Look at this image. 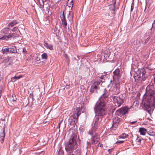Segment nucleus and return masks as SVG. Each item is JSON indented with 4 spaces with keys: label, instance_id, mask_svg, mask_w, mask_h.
Wrapping results in <instances>:
<instances>
[{
    "label": "nucleus",
    "instance_id": "nucleus-42",
    "mask_svg": "<svg viewBox=\"0 0 155 155\" xmlns=\"http://www.w3.org/2000/svg\"><path fill=\"white\" fill-rule=\"evenodd\" d=\"M74 86V84H72L71 85L70 84H69V86H71V87H72Z\"/></svg>",
    "mask_w": 155,
    "mask_h": 155
},
{
    "label": "nucleus",
    "instance_id": "nucleus-16",
    "mask_svg": "<svg viewBox=\"0 0 155 155\" xmlns=\"http://www.w3.org/2000/svg\"><path fill=\"white\" fill-rule=\"evenodd\" d=\"M44 45L45 47L50 50H52L53 49V46L51 44H48L46 42H44Z\"/></svg>",
    "mask_w": 155,
    "mask_h": 155
},
{
    "label": "nucleus",
    "instance_id": "nucleus-12",
    "mask_svg": "<svg viewBox=\"0 0 155 155\" xmlns=\"http://www.w3.org/2000/svg\"><path fill=\"white\" fill-rule=\"evenodd\" d=\"M106 75H103L101 76H99L96 78V80H97L95 82H99V85L101 83H103L104 82V78L106 77Z\"/></svg>",
    "mask_w": 155,
    "mask_h": 155
},
{
    "label": "nucleus",
    "instance_id": "nucleus-49",
    "mask_svg": "<svg viewBox=\"0 0 155 155\" xmlns=\"http://www.w3.org/2000/svg\"><path fill=\"white\" fill-rule=\"evenodd\" d=\"M42 1H43V3H44V0H42Z\"/></svg>",
    "mask_w": 155,
    "mask_h": 155
},
{
    "label": "nucleus",
    "instance_id": "nucleus-10",
    "mask_svg": "<svg viewBox=\"0 0 155 155\" xmlns=\"http://www.w3.org/2000/svg\"><path fill=\"white\" fill-rule=\"evenodd\" d=\"M149 94L150 96V98L152 102V100L155 102V91L150 90L149 91Z\"/></svg>",
    "mask_w": 155,
    "mask_h": 155
},
{
    "label": "nucleus",
    "instance_id": "nucleus-20",
    "mask_svg": "<svg viewBox=\"0 0 155 155\" xmlns=\"http://www.w3.org/2000/svg\"><path fill=\"white\" fill-rule=\"evenodd\" d=\"M10 100L11 101L15 102L17 100V98L15 95L14 94H12Z\"/></svg>",
    "mask_w": 155,
    "mask_h": 155
},
{
    "label": "nucleus",
    "instance_id": "nucleus-39",
    "mask_svg": "<svg viewBox=\"0 0 155 155\" xmlns=\"http://www.w3.org/2000/svg\"><path fill=\"white\" fill-rule=\"evenodd\" d=\"M113 150V148H111V149H109L108 150V152L109 153H111Z\"/></svg>",
    "mask_w": 155,
    "mask_h": 155
},
{
    "label": "nucleus",
    "instance_id": "nucleus-41",
    "mask_svg": "<svg viewBox=\"0 0 155 155\" xmlns=\"http://www.w3.org/2000/svg\"><path fill=\"white\" fill-rule=\"evenodd\" d=\"M137 122V121H133V122H131L130 123V124H134L136 123Z\"/></svg>",
    "mask_w": 155,
    "mask_h": 155
},
{
    "label": "nucleus",
    "instance_id": "nucleus-4",
    "mask_svg": "<svg viewBox=\"0 0 155 155\" xmlns=\"http://www.w3.org/2000/svg\"><path fill=\"white\" fill-rule=\"evenodd\" d=\"M112 98L113 103L114 104V106L117 107L120 106L124 101V98L122 94L119 96H113Z\"/></svg>",
    "mask_w": 155,
    "mask_h": 155
},
{
    "label": "nucleus",
    "instance_id": "nucleus-18",
    "mask_svg": "<svg viewBox=\"0 0 155 155\" xmlns=\"http://www.w3.org/2000/svg\"><path fill=\"white\" fill-rule=\"evenodd\" d=\"M17 23V22L16 21V20H13L11 22L9 23L8 25V26L9 27H12L14 26L15 25H16Z\"/></svg>",
    "mask_w": 155,
    "mask_h": 155
},
{
    "label": "nucleus",
    "instance_id": "nucleus-24",
    "mask_svg": "<svg viewBox=\"0 0 155 155\" xmlns=\"http://www.w3.org/2000/svg\"><path fill=\"white\" fill-rule=\"evenodd\" d=\"M112 2H113L112 4H113V8L112 9V10L113 11H115V5L116 4V0H113Z\"/></svg>",
    "mask_w": 155,
    "mask_h": 155
},
{
    "label": "nucleus",
    "instance_id": "nucleus-32",
    "mask_svg": "<svg viewBox=\"0 0 155 155\" xmlns=\"http://www.w3.org/2000/svg\"><path fill=\"white\" fill-rule=\"evenodd\" d=\"M9 37V35L8 36L5 35L3 36L1 38V39H6L7 38H8Z\"/></svg>",
    "mask_w": 155,
    "mask_h": 155
},
{
    "label": "nucleus",
    "instance_id": "nucleus-19",
    "mask_svg": "<svg viewBox=\"0 0 155 155\" xmlns=\"http://www.w3.org/2000/svg\"><path fill=\"white\" fill-rule=\"evenodd\" d=\"M58 153L59 155H64V152L62 149L61 146H60L59 149Z\"/></svg>",
    "mask_w": 155,
    "mask_h": 155
},
{
    "label": "nucleus",
    "instance_id": "nucleus-38",
    "mask_svg": "<svg viewBox=\"0 0 155 155\" xmlns=\"http://www.w3.org/2000/svg\"><path fill=\"white\" fill-rule=\"evenodd\" d=\"M97 146L98 147H103V145L102 144H101L100 143H98L97 144Z\"/></svg>",
    "mask_w": 155,
    "mask_h": 155
},
{
    "label": "nucleus",
    "instance_id": "nucleus-27",
    "mask_svg": "<svg viewBox=\"0 0 155 155\" xmlns=\"http://www.w3.org/2000/svg\"><path fill=\"white\" fill-rule=\"evenodd\" d=\"M9 35V37H8V38H14L15 37H17V35L15 33L12 34L11 35L10 34Z\"/></svg>",
    "mask_w": 155,
    "mask_h": 155
},
{
    "label": "nucleus",
    "instance_id": "nucleus-6",
    "mask_svg": "<svg viewBox=\"0 0 155 155\" xmlns=\"http://www.w3.org/2000/svg\"><path fill=\"white\" fill-rule=\"evenodd\" d=\"M120 120V118L117 116L113 118V124L111 129L112 130H115L119 125Z\"/></svg>",
    "mask_w": 155,
    "mask_h": 155
},
{
    "label": "nucleus",
    "instance_id": "nucleus-13",
    "mask_svg": "<svg viewBox=\"0 0 155 155\" xmlns=\"http://www.w3.org/2000/svg\"><path fill=\"white\" fill-rule=\"evenodd\" d=\"M147 131L146 129L143 127L140 128L139 130V132L140 133V134L142 135H145Z\"/></svg>",
    "mask_w": 155,
    "mask_h": 155
},
{
    "label": "nucleus",
    "instance_id": "nucleus-37",
    "mask_svg": "<svg viewBox=\"0 0 155 155\" xmlns=\"http://www.w3.org/2000/svg\"><path fill=\"white\" fill-rule=\"evenodd\" d=\"M71 0H68V1H70ZM70 7H71V6H72V7L73 5V0H71L70 2Z\"/></svg>",
    "mask_w": 155,
    "mask_h": 155
},
{
    "label": "nucleus",
    "instance_id": "nucleus-11",
    "mask_svg": "<svg viewBox=\"0 0 155 155\" xmlns=\"http://www.w3.org/2000/svg\"><path fill=\"white\" fill-rule=\"evenodd\" d=\"M99 138L97 134H95L92 137L91 140V142L93 144H96L98 142Z\"/></svg>",
    "mask_w": 155,
    "mask_h": 155
},
{
    "label": "nucleus",
    "instance_id": "nucleus-1",
    "mask_svg": "<svg viewBox=\"0 0 155 155\" xmlns=\"http://www.w3.org/2000/svg\"><path fill=\"white\" fill-rule=\"evenodd\" d=\"M103 92V94L100 97L94 107L95 113L99 115H104L106 113V99L109 95V93L106 89L104 90Z\"/></svg>",
    "mask_w": 155,
    "mask_h": 155
},
{
    "label": "nucleus",
    "instance_id": "nucleus-45",
    "mask_svg": "<svg viewBox=\"0 0 155 155\" xmlns=\"http://www.w3.org/2000/svg\"><path fill=\"white\" fill-rule=\"evenodd\" d=\"M1 120H2L4 121V120H5V119H1Z\"/></svg>",
    "mask_w": 155,
    "mask_h": 155
},
{
    "label": "nucleus",
    "instance_id": "nucleus-8",
    "mask_svg": "<svg viewBox=\"0 0 155 155\" xmlns=\"http://www.w3.org/2000/svg\"><path fill=\"white\" fill-rule=\"evenodd\" d=\"M99 85V82L94 81L91 86L90 89V92L91 93H97V90L99 89L98 87Z\"/></svg>",
    "mask_w": 155,
    "mask_h": 155
},
{
    "label": "nucleus",
    "instance_id": "nucleus-2",
    "mask_svg": "<svg viewBox=\"0 0 155 155\" xmlns=\"http://www.w3.org/2000/svg\"><path fill=\"white\" fill-rule=\"evenodd\" d=\"M77 136L75 134L72 135L69 140L65 143V149L67 152V155H75L73 154L74 149L77 148Z\"/></svg>",
    "mask_w": 155,
    "mask_h": 155
},
{
    "label": "nucleus",
    "instance_id": "nucleus-46",
    "mask_svg": "<svg viewBox=\"0 0 155 155\" xmlns=\"http://www.w3.org/2000/svg\"><path fill=\"white\" fill-rule=\"evenodd\" d=\"M60 123H59V128L60 127Z\"/></svg>",
    "mask_w": 155,
    "mask_h": 155
},
{
    "label": "nucleus",
    "instance_id": "nucleus-9",
    "mask_svg": "<svg viewBox=\"0 0 155 155\" xmlns=\"http://www.w3.org/2000/svg\"><path fill=\"white\" fill-rule=\"evenodd\" d=\"M81 107L79 106L76 109L74 114V115L73 116V118L76 119V120H77L78 119V117H79L80 115L81 114V110L82 108V107L83 105V103L82 104H81Z\"/></svg>",
    "mask_w": 155,
    "mask_h": 155
},
{
    "label": "nucleus",
    "instance_id": "nucleus-29",
    "mask_svg": "<svg viewBox=\"0 0 155 155\" xmlns=\"http://www.w3.org/2000/svg\"><path fill=\"white\" fill-rule=\"evenodd\" d=\"M74 153L76 154H78L80 155V150L79 149H78L74 151Z\"/></svg>",
    "mask_w": 155,
    "mask_h": 155
},
{
    "label": "nucleus",
    "instance_id": "nucleus-40",
    "mask_svg": "<svg viewBox=\"0 0 155 155\" xmlns=\"http://www.w3.org/2000/svg\"><path fill=\"white\" fill-rule=\"evenodd\" d=\"M17 29V28L16 27H15L12 30V31H16V29Z\"/></svg>",
    "mask_w": 155,
    "mask_h": 155
},
{
    "label": "nucleus",
    "instance_id": "nucleus-47",
    "mask_svg": "<svg viewBox=\"0 0 155 155\" xmlns=\"http://www.w3.org/2000/svg\"><path fill=\"white\" fill-rule=\"evenodd\" d=\"M66 57L67 58H68V56L67 55H66Z\"/></svg>",
    "mask_w": 155,
    "mask_h": 155
},
{
    "label": "nucleus",
    "instance_id": "nucleus-21",
    "mask_svg": "<svg viewBox=\"0 0 155 155\" xmlns=\"http://www.w3.org/2000/svg\"><path fill=\"white\" fill-rule=\"evenodd\" d=\"M9 30V28H5L1 31V33H2L7 34Z\"/></svg>",
    "mask_w": 155,
    "mask_h": 155
},
{
    "label": "nucleus",
    "instance_id": "nucleus-5",
    "mask_svg": "<svg viewBox=\"0 0 155 155\" xmlns=\"http://www.w3.org/2000/svg\"><path fill=\"white\" fill-rule=\"evenodd\" d=\"M95 113L96 114V115L95 116V118L94 120V126L92 127L91 130H90L88 133L91 135H92L94 134V132L98 127V126L100 124L101 120L99 116H103L104 115H99L97 114L96 113Z\"/></svg>",
    "mask_w": 155,
    "mask_h": 155
},
{
    "label": "nucleus",
    "instance_id": "nucleus-34",
    "mask_svg": "<svg viewBox=\"0 0 155 155\" xmlns=\"http://www.w3.org/2000/svg\"><path fill=\"white\" fill-rule=\"evenodd\" d=\"M134 8V4L133 2L131 4V11H132Z\"/></svg>",
    "mask_w": 155,
    "mask_h": 155
},
{
    "label": "nucleus",
    "instance_id": "nucleus-36",
    "mask_svg": "<svg viewBox=\"0 0 155 155\" xmlns=\"http://www.w3.org/2000/svg\"><path fill=\"white\" fill-rule=\"evenodd\" d=\"M124 141L123 140H118L116 142V143H122L124 142Z\"/></svg>",
    "mask_w": 155,
    "mask_h": 155
},
{
    "label": "nucleus",
    "instance_id": "nucleus-51",
    "mask_svg": "<svg viewBox=\"0 0 155 155\" xmlns=\"http://www.w3.org/2000/svg\"><path fill=\"white\" fill-rule=\"evenodd\" d=\"M70 12H69V14H70Z\"/></svg>",
    "mask_w": 155,
    "mask_h": 155
},
{
    "label": "nucleus",
    "instance_id": "nucleus-31",
    "mask_svg": "<svg viewBox=\"0 0 155 155\" xmlns=\"http://www.w3.org/2000/svg\"><path fill=\"white\" fill-rule=\"evenodd\" d=\"M22 52L25 55L27 54V51L25 48H23Z\"/></svg>",
    "mask_w": 155,
    "mask_h": 155
},
{
    "label": "nucleus",
    "instance_id": "nucleus-26",
    "mask_svg": "<svg viewBox=\"0 0 155 155\" xmlns=\"http://www.w3.org/2000/svg\"><path fill=\"white\" fill-rule=\"evenodd\" d=\"M2 51H3V54L5 53L6 52H9V48H5L4 49H2Z\"/></svg>",
    "mask_w": 155,
    "mask_h": 155
},
{
    "label": "nucleus",
    "instance_id": "nucleus-3",
    "mask_svg": "<svg viewBox=\"0 0 155 155\" xmlns=\"http://www.w3.org/2000/svg\"><path fill=\"white\" fill-rule=\"evenodd\" d=\"M120 71L119 69H117L114 72L113 81H110L109 86L113 87V91L115 94H118L120 92L119 87L120 84L119 82L118 79L120 78Z\"/></svg>",
    "mask_w": 155,
    "mask_h": 155
},
{
    "label": "nucleus",
    "instance_id": "nucleus-33",
    "mask_svg": "<svg viewBox=\"0 0 155 155\" xmlns=\"http://www.w3.org/2000/svg\"><path fill=\"white\" fill-rule=\"evenodd\" d=\"M5 137H0V140L1 143H2L4 140Z\"/></svg>",
    "mask_w": 155,
    "mask_h": 155
},
{
    "label": "nucleus",
    "instance_id": "nucleus-44",
    "mask_svg": "<svg viewBox=\"0 0 155 155\" xmlns=\"http://www.w3.org/2000/svg\"><path fill=\"white\" fill-rule=\"evenodd\" d=\"M62 15H63V18L64 17V16H65V15H64V12L63 13Z\"/></svg>",
    "mask_w": 155,
    "mask_h": 155
},
{
    "label": "nucleus",
    "instance_id": "nucleus-35",
    "mask_svg": "<svg viewBox=\"0 0 155 155\" xmlns=\"http://www.w3.org/2000/svg\"><path fill=\"white\" fill-rule=\"evenodd\" d=\"M144 74V72H143L142 73H140V74L139 75V76L138 77V78H141V77H143V75Z\"/></svg>",
    "mask_w": 155,
    "mask_h": 155
},
{
    "label": "nucleus",
    "instance_id": "nucleus-14",
    "mask_svg": "<svg viewBox=\"0 0 155 155\" xmlns=\"http://www.w3.org/2000/svg\"><path fill=\"white\" fill-rule=\"evenodd\" d=\"M24 76L22 75H20L18 76H15L13 78H12L11 81L13 82L19 79L20 78L23 77Z\"/></svg>",
    "mask_w": 155,
    "mask_h": 155
},
{
    "label": "nucleus",
    "instance_id": "nucleus-7",
    "mask_svg": "<svg viewBox=\"0 0 155 155\" xmlns=\"http://www.w3.org/2000/svg\"><path fill=\"white\" fill-rule=\"evenodd\" d=\"M128 110V109L125 107L120 108L116 110L115 114L117 115L121 116L127 113Z\"/></svg>",
    "mask_w": 155,
    "mask_h": 155
},
{
    "label": "nucleus",
    "instance_id": "nucleus-15",
    "mask_svg": "<svg viewBox=\"0 0 155 155\" xmlns=\"http://www.w3.org/2000/svg\"><path fill=\"white\" fill-rule=\"evenodd\" d=\"M62 23L63 25V26L66 28V27L67 25V23L66 20L65 16H64L63 18H61Z\"/></svg>",
    "mask_w": 155,
    "mask_h": 155
},
{
    "label": "nucleus",
    "instance_id": "nucleus-28",
    "mask_svg": "<svg viewBox=\"0 0 155 155\" xmlns=\"http://www.w3.org/2000/svg\"><path fill=\"white\" fill-rule=\"evenodd\" d=\"M5 129L3 130L2 131L1 133L0 137H5Z\"/></svg>",
    "mask_w": 155,
    "mask_h": 155
},
{
    "label": "nucleus",
    "instance_id": "nucleus-48",
    "mask_svg": "<svg viewBox=\"0 0 155 155\" xmlns=\"http://www.w3.org/2000/svg\"><path fill=\"white\" fill-rule=\"evenodd\" d=\"M1 91L0 93V98L1 97Z\"/></svg>",
    "mask_w": 155,
    "mask_h": 155
},
{
    "label": "nucleus",
    "instance_id": "nucleus-17",
    "mask_svg": "<svg viewBox=\"0 0 155 155\" xmlns=\"http://www.w3.org/2000/svg\"><path fill=\"white\" fill-rule=\"evenodd\" d=\"M9 52L10 53H14L17 52L16 48L15 47L12 48H9Z\"/></svg>",
    "mask_w": 155,
    "mask_h": 155
},
{
    "label": "nucleus",
    "instance_id": "nucleus-43",
    "mask_svg": "<svg viewBox=\"0 0 155 155\" xmlns=\"http://www.w3.org/2000/svg\"><path fill=\"white\" fill-rule=\"evenodd\" d=\"M141 139H139L138 140L137 142L139 143H141Z\"/></svg>",
    "mask_w": 155,
    "mask_h": 155
},
{
    "label": "nucleus",
    "instance_id": "nucleus-23",
    "mask_svg": "<svg viewBox=\"0 0 155 155\" xmlns=\"http://www.w3.org/2000/svg\"><path fill=\"white\" fill-rule=\"evenodd\" d=\"M155 107V104H153V106H152L150 108L151 109H150V108L149 107L147 109V110H148V112H150L151 111H153L154 110V108Z\"/></svg>",
    "mask_w": 155,
    "mask_h": 155
},
{
    "label": "nucleus",
    "instance_id": "nucleus-25",
    "mask_svg": "<svg viewBox=\"0 0 155 155\" xmlns=\"http://www.w3.org/2000/svg\"><path fill=\"white\" fill-rule=\"evenodd\" d=\"M127 136H128V135L126 134L125 133H123L122 134V135L120 136V138H125Z\"/></svg>",
    "mask_w": 155,
    "mask_h": 155
},
{
    "label": "nucleus",
    "instance_id": "nucleus-22",
    "mask_svg": "<svg viewBox=\"0 0 155 155\" xmlns=\"http://www.w3.org/2000/svg\"><path fill=\"white\" fill-rule=\"evenodd\" d=\"M41 57L42 59H47V54L45 53L41 55Z\"/></svg>",
    "mask_w": 155,
    "mask_h": 155
},
{
    "label": "nucleus",
    "instance_id": "nucleus-50",
    "mask_svg": "<svg viewBox=\"0 0 155 155\" xmlns=\"http://www.w3.org/2000/svg\"><path fill=\"white\" fill-rule=\"evenodd\" d=\"M87 143H88V141H87Z\"/></svg>",
    "mask_w": 155,
    "mask_h": 155
},
{
    "label": "nucleus",
    "instance_id": "nucleus-30",
    "mask_svg": "<svg viewBox=\"0 0 155 155\" xmlns=\"http://www.w3.org/2000/svg\"><path fill=\"white\" fill-rule=\"evenodd\" d=\"M148 134L152 136H154L155 135V132L151 131V130L148 132Z\"/></svg>",
    "mask_w": 155,
    "mask_h": 155
}]
</instances>
